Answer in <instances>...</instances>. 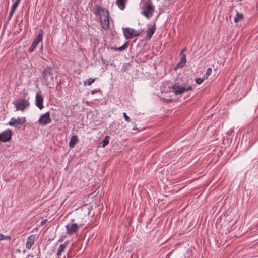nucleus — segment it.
Segmentation results:
<instances>
[{
    "label": "nucleus",
    "mask_w": 258,
    "mask_h": 258,
    "mask_svg": "<svg viewBox=\"0 0 258 258\" xmlns=\"http://www.w3.org/2000/svg\"><path fill=\"white\" fill-rule=\"evenodd\" d=\"M123 67H124V68H126V67H127V66H125H125H123Z\"/></svg>",
    "instance_id": "nucleus-39"
},
{
    "label": "nucleus",
    "mask_w": 258,
    "mask_h": 258,
    "mask_svg": "<svg viewBox=\"0 0 258 258\" xmlns=\"http://www.w3.org/2000/svg\"><path fill=\"white\" fill-rule=\"evenodd\" d=\"M156 29V28L154 24L151 27H150L149 28H148L147 30V31H146L147 34H146V38L147 40H149V39H151L152 35L154 34Z\"/></svg>",
    "instance_id": "nucleus-14"
},
{
    "label": "nucleus",
    "mask_w": 258,
    "mask_h": 258,
    "mask_svg": "<svg viewBox=\"0 0 258 258\" xmlns=\"http://www.w3.org/2000/svg\"><path fill=\"white\" fill-rule=\"evenodd\" d=\"M102 61L103 62H104V60L102 58Z\"/></svg>",
    "instance_id": "nucleus-43"
},
{
    "label": "nucleus",
    "mask_w": 258,
    "mask_h": 258,
    "mask_svg": "<svg viewBox=\"0 0 258 258\" xmlns=\"http://www.w3.org/2000/svg\"><path fill=\"white\" fill-rule=\"evenodd\" d=\"M131 258H138V257H137V255H135L133 254L131 255Z\"/></svg>",
    "instance_id": "nucleus-35"
},
{
    "label": "nucleus",
    "mask_w": 258,
    "mask_h": 258,
    "mask_svg": "<svg viewBox=\"0 0 258 258\" xmlns=\"http://www.w3.org/2000/svg\"><path fill=\"white\" fill-rule=\"evenodd\" d=\"M36 239V235L32 234L30 235L27 239L26 243V247L27 249H30L34 244V242Z\"/></svg>",
    "instance_id": "nucleus-10"
},
{
    "label": "nucleus",
    "mask_w": 258,
    "mask_h": 258,
    "mask_svg": "<svg viewBox=\"0 0 258 258\" xmlns=\"http://www.w3.org/2000/svg\"><path fill=\"white\" fill-rule=\"evenodd\" d=\"M178 68L177 64L174 67V70H177Z\"/></svg>",
    "instance_id": "nucleus-36"
},
{
    "label": "nucleus",
    "mask_w": 258,
    "mask_h": 258,
    "mask_svg": "<svg viewBox=\"0 0 258 258\" xmlns=\"http://www.w3.org/2000/svg\"><path fill=\"white\" fill-rule=\"evenodd\" d=\"M43 49V44L42 43L41 44V48H40V50H42Z\"/></svg>",
    "instance_id": "nucleus-37"
},
{
    "label": "nucleus",
    "mask_w": 258,
    "mask_h": 258,
    "mask_svg": "<svg viewBox=\"0 0 258 258\" xmlns=\"http://www.w3.org/2000/svg\"><path fill=\"white\" fill-rule=\"evenodd\" d=\"M78 141V138L77 136L73 135L72 136L70 142H69V147L70 148H73L75 145L76 144Z\"/></svg>",
    "instance_id": "nucleus-16"
},
{
    "label": "nucleus",
    "mask_w": 258,
    "mask_h": 258,
    "mask_svg": "<svg viewBox=\"0 0 258 258\" xmlns=\"http://www.w3.org/2000/svg\"><path fill=\"white\" fill-rule=\"evenodd\" d=\"M110 137L108 136H106L102 141V147H106L108 144L109 142Z\"/></svg>",
    "instance_id": "nucleus-24"
},
{
    "label": "nucleus",
    "mask_w": 258,
    "mask_h": 258,
    "mask_svg": "<svg viewBox=\"0 0 258 258\" xmlns=\"http://www.w3.org/2000/svg\"><path fill=\"white\" fill-rule=\"evenodd\" d=\"M205 79V76H204L203 78H198L196 79V83L198 85L201 84Z\"/></svg>",
    "instance_id": "nucleus-27"
},
{
    "label": "nucleus",
    "mask_w": 258,
    "mask_h": 258,
    "mask_svg": "<svg viewBox=\"0 0 258 258\" xmlns=\"http://www.w3.org/2000/svg\"><path fill=\"white\" fill-rule=\"evenodd\" d=\"M123 34L125 38L126 39H130L134 37L139 36L140 33L138 32L136 30H135L134 29L127 27L124 29Z\"/></svg>",
    "instance_id": "nucleus-5"
},
{
    "label": "nucleus",
    "mask_w": 258,
    "mask_h": 258,
    "mask_svg": "<svg viewBox=\"0 0 258 258\" xmlns=\"http://www.w3.org/2000/svg\"><path fill=\"white\" fill-rule=\"evenodd\" d=\"M43 98L40 94H37L36 96L35 104L40 109L44 108L43 106Z\"/></svg>",
    "instance_id": "nucleus-11"
},
{
    "label": "nucleus",
    "mask_w": 258,
    "mask_h": 258,
    "mask_svg": "<svg viewBox=\"0 0 258 258\" xmlns=\"http://www.w3.org/2000/svg\"><path fill=\"white\" fill-rule=\"evenodd\" d=\"M11 237L8 235H4L3 234H0V241L4 240H10Z\"/></svg>",
    "instance_id": "nucleus-26"
},
{
    "label": "nucleus",
    "mask_w": 258,
    "mask_h": 258,
    "mask_svg": "<svg viewBox=\"0 0 258 258\" xmlns=\"http://www.w3.org/2000/svg\"><path fill=\"white\" fill-rule=\"evenodd\" d=\"M21 1V0H15L14 3L13 4V5L11 7V8H12L14 10H16Z\"/></svg>",
    "instance_id": "nucleus-25"
},
{
    "label": "nucleus",
    "mask_w": 258,
    "mask_h": 258,
    "mask_svg": "<svg viewBox=\"0 0 258 258\" xmlns=\"http://www.w3.org/2000/svg\"><path fill=\"white\" fill-rule=\"evenodd\" d=\"M127 0H116V3L119 9L123 10L125 8V3Z\"/></svg>",
    "instance_id": "nucleus-19"
},
{
    "label": "nucleus",
    "mask_w": 258,
    "mask_h": 258,
    "mask_svg": "<svg viewBox=\"0 0 258 258\" xmlns=\"http://www.w3.org/2000/svg\"><path fill=\"white\" fill-rule=\"evenodd\" d=\"M162 96H163V99L164 100H166L167 101H172L173 100V99H172L171 98V96H170L169 98H167H167H164L165 96L164 95H162Z\"/></svg>",
    "instance_id": "nucleus-33"
},
{
    "label": "nucleus",
    "mask_w": 258,
    "mask_h": 258,
    "mask_svg": "<svg viewBox=\"0 0 258 258\" xmlns=\"http://www.w3.org/2000/svg\"><path fill=\"white\" fill-rule=\"evenodd\" d=\"M51 122V119L50 117V113L47 112L42 115L38 120V123L43 126L49 124Z\"/></svg>",
    "instance_id": "nucleus-7"
},
{
    "label": "nucleus",
    "mask_w": 258,
    "mask_h": 258,
    "mask_svg": "<svg viewBox=\"0 0 258 258\" xmlns=\"http://www.w3.org/2000/svg\"><path fill=\"white\" fill-rule=\"evenodd\" d=\"M138 130V128L137 127H135L133 128V130Z\"/></svg>",
    "instance_id": "nucleus-38"
},
{
    "label": "nucleus",
    "mask_w": 258,
    "mask_h": 258,
    "mask_svg": "<svg viewBox=\"0 0 258 258\" xmlns=\"http://www.w3.org/2000/svg\"><path fill=\"white\" fill-rule=\"evenodd\" d=\"M97 92L101 93V91L99 89V90H94L91 91V94L92 95H94Z\"/></svg>",
    "instance_id": "nucleus-32"
},
{
    "label": "nucleus",
    "mask_w": 258,
    "mask_h": 258,
    "mask_svg": "<svg viewBox=\"0 0 258 258\" xmlns=\"http://www.w3.org/2000/svg\"><path fill=\"white\" fill-rule=\"evenodd\" d=\"M16 110H21L23 111L26 108H27L30 105L29 99H26L25 98L19 99L16 102H13Z\"/></svg>",
    "instance_id": "nucleus-3"
},
{
    "label": "nucleus",
    "mask_w": 258,
    "mask_h": 258,
    "mask_svg": "<svg viewBox=\"0 0 258 258\" xmlns=\"http://www.w3.org/2000/svg\"><path fill=\"white\" fill-rule=\"evenodd\" d=\"M26 122L25 117H18L17 118L13 117L11 119L9 122V124L11 126L18 127L19 125H22Z\"/></svg>",
    "instance_id": "nucleus-6"
},
{
    "label": "nucleus",
    "mask_w": 258,
    "mask_h": 258,
    "mask_svg": "<svg viewBox=\"0 0 258 258\" xmlns=\"http://www.w3.org/2000/svg\"><path fill=\"white\" fill-rule=\"evenodd\" d=\"M80 226L82 225L79 226L76 223H69L66 226L67 233L70 235L73 234L78 231Z\"/></svg>",
    "instance_id": "nucleus-9"
},
{
    "label": "nucleus",
    "mask_w": 258,
    "mask_h": 258,
    "mask_svg": "<svg viewBox=\"0 0 258 258\" xmlns=\"http://www.w3.org/2000/svg\"><path fill=\"white\" fill-rule=\"evenodd\" d=\"M244 19L243 15L242 13L237 12L236 15L234 19V21L235 23H237Z\"/></svg>",
    "instance_id": "nucleus-20"
},
{
    "label": "nucleus",
    "mask_w": 258,
    "mask_h": 258,
    "mask_svg": "<svg viewBox=\"0 0 258 258\" xmlns=\"http://www.w3.org/2000/svg\"><path fill=\"white\" fill-rule=\"evenodd\" d=\"M94 13L95 15L100 17V20H102L103 18L109 16L108 10L99 5H96Z\"/></svg>",
    "instance_id": "nucleus-4"
},
{
    "label": "nucleus",
    "mask_w": 258,
    "mask_h": 258,
    "mask_svg": "<svg viewBox=\"0 0 258 258\" xmlns=\"http://www.w3.org/2000/svg\"><path fill=\"white\" fill-rule=\"evenodd\" d=\"M192 90V88L191 86L186 87L185 86L182 87V86H180L179 85H178V95L181 94L185 91H187L189 90Z\"/></svg>",
    "instance_id": "nucleus-18"
},
{
    "label": "nucleus",
    "mask_w": 258,
    "mask_h": 258,
    "mask_svg": "<svg viewBox=\"0 0 258 258\" xmlns=\"http://www.w3.org/2000/svg\"><path fill=\"white\" fill-rule=\"evenodd\" d=\"M186 48H184L182 49L180 53V62H178V68L180 67L182 68L184 67L186 63V55L184 53V52L186 50Z\"/></svg>",
    "instance_id": "nucleus-12"
},
{
    "label": "nucleus",
    "mask_w": 258,
    "mask_h": 258,
    "mask_svg": "<svg viewBox=\"0 0 258 258\" xmlns=\"http://www.w3.org/2000/svg\"><path fill=\"white\" fill-rule=\"evenodd\" d=\"M47 222V219H44L41 222V225L43 226V225L45 224Z\"/></svg>",
    "instance_id": "nucleus-34"
},
{
    "label": "nucleus",
    "mask_w": 258,
    "mask_h": 258,
    "mask_svg": "<svg viewBox=\"0 0 258 258\" xmlns=\"http://www.w3.org/2000/svg\"><path fill=\"white\" fill-rule=\"evenodd\" d=\"M212 71V70L211 68H208L207 69V70L206 71V77H205L206 79H207L208 77L211 74Z\"/></svg>",
    "instance_id": "nucleus-29"
},
{
    "label": "nucleus",
    "mask_w": 258,
    "mask_h": 258,
    "mask_svg": "<svg viewBox=\"0 0 258 258\" xmlns=\"http://www.w3.org/2000/svg\"><path fill=\"white\" fill-rule=\"evenodd\" d=\"M123 116L126 121H127V122H130V118L128 116H127L126 113H123Z\"/></svg>",
    "instance_id": "nucleus-31"
},
{
    "label": "nucleus",
    "mask_w": 258,
    "mask_h": 258,
    "mask_svg": "<svg viewBox=\"0 0 258 258\" xmlns=\"http://www.w3.org/2000/svg\"><path fill=\"white\" fill-rule=\"evenodd\" d=\"M169 93H173L175 95H177V83H175L173 85H168Z\"/></svg>",
    "instance_id": "nucleus-17"
},
{
    "label": "nucleus",
    "mask_w": 258,
    "mask_h": 258,
    "mask_svg": "<svg viewBox=\"0 0 258 258\" xmlns=\"http://www.w3.org/2000/svg\"><path fill=\"white\" fill-rule=\"evenodd\" d=\"M36 47H37V46L32 43V45H31V46L29 48V50H28L29 52L30 53L33 52L35 50V49H36Z\"/></svg>",
    "instance_id": "nucleus-28"
},
{
    "label": "nucleus",
    "mask_w": 258,
    "mask_h": 258,
    "mask_svg": "<svg viewBox=\"0 0 258 258\" xmlns=\"http://www.w3.org/2000/svg\"><path fill=\"white\" fill-rule=\"evenodd\" d=\"M123 67H124V68H126V67H127V66H125H125H123Z\"/></svg>",
    "instance_id": "nucleus-41"
},
{
    "label": "nucleus",
    "mask_w": 258,
    "mask_h": 258,
    "mask_svg": "<svg viewBox=\"0 0 258 258\" xmlns=\"http://www.w3.org/2000/svg\"><path fill=\"white\" fill-rule=\"evenodd\" d=\"M128 46V42H125L123 45H122L120 47H111L110 49L111 50H119L120 51H122L124 49H125Z\"/></svg>",
    "instance_id": "nucleus-21"
},
{
    "label": "nucleus",
    "mask_w": 258,
    "mask_h": 258,
    "mask_svg": "<svg viewBox=\"0 0 258 258\" xmlns=\"http://www.w3.org/2000/svg\"><path fill=\"white\" fill-rule=\"evenodd\" d=\"M15 10L11 8V11H10V14H9V16L8 17V21H10L12 18V17L13 16L14 12H15Z\"/></svg>",
    "instance_id": "nucleus-30"
},
{
    "label": "nucleus",
    "mask_w": 258,
    "mask_h": 258,
    "mask_svg": "<svg viewBox=\"0 0 258 258\" xmlns=\"http://www.w3.org/2000/svg\"><path fill=\"white\" fill-rule=\"evenodd\" d=\"M75 221V220L73 219L72 220V222H74Z\"/></svg>",
    "instance_id": "nucleus-42"
},
{
    "label": "nucleus",
    "mask_w": 258,
    "mask_h": 258,
    "mask_svg": "<svg viewBox=\"0 0 258 258\" xmlns=\"http://www.w3.org/2000/svg\"><path fill=\"white\" fill-rule=\"evenodd\" d=\"M95 80L96 78H89L84 82V84L85 86H90L93 82H95Z\"/></svg>",
    "instance_id": "nucleus-23"
},
{
    "label": "nucleus",
    "mask_w": 258,
    "mask_h": 258,
    "mask_svg": "<svg viewBox=\"0 0 258 258\" xmlns=\"http://www.w3.org/2000/svg\"><path fill=\"white\" fill-rule=\"evenodd\" d=\"M43 31L42 29L40 30L39 33L36 37L32 43L37 46H38L39 42L42 41L43 39Z\"/></svg>",
    "instance_id": "nucleus-13"
},
{
    "label": "nucleus",
    "mask_w": 258,
    "mask_h": 258,
    "mask_svg": "<svg viewBox=\"0 0 258 258\" xmlns=\"http://www.w3.org/2000/svg\"><path fill=\"white\" fill-rule=\"evenodd\" d=\"M109 17L103 18L102 20H100L102 27L105 30H107L109 28Z\"/></svg>",
    "instance_id": "nucleus-15"
},
{
    "label": "nucleus",
    "mask_w": 258,
    "mask_h": 258,
    "mask_svg": "<svg viewBox=\"0 0 258 258\" xmlns=\"http://www.w3.org/2000/svg\"><path fill=\"white\" fill-rule=\"evenodd\" d=\"M142 14L147 18L152 17L154 11V8L151 0L145 2L142 6Z\"/></svg>",
    "instance_id": "nucleus-2"
},
{
    "label": "nucleus",
    "mask_w": 258,
    "mask_h": 258,
    "mask_svg": "<svg viewBox=\"0 0 258 258\" xmlns=\"http://www.w3.org/2000/svg\"><path fill=\"white\" fill-rule=\"evenodd\" d=\"M123 67H124V68H126V67H127V66H125H125H123Z\"/></svg>",
    "instance_id": "nucleus-40"
},
{
    "label": "nucleus",
    "mask_w": 258,
    "mask_h": 258,
    "mask_svg": "<svg viewBox=\"0 0 258 258\" xmlns=\"http://www.w3.org/2000/svg\"><path fill=\"white\" fill-rule=\"evenodd\" d=\"M66 243H63V244H61L59 245V247H58V249L57 250V255L58 256L61 255L62 252H63L66 248Z\"/></svg>",
    "instance_id": "nucleus-22"
},
{
    "label": "nucleus",
    "mask_w": 258,
    "mask_h": 258,
    "mask_svg": "<svg viewBox=\"0 0 258 258\" xmlns=\"http://www.w3.org/2000/svg\"><path fill=\"white\" fill-rule=\"evenodd\" d=\"M42 76L47 86L53 84V75L52 69L50 66H47L42 72Z\"/></svg>",
    "instance_id": "nucleus-1"
},
{
    "label": "nucleus",
    "mask_w": 258,
    "mask_h": 258,
    "mask_svg": "<svg viewBox=\"0 0 258 258\" xmlns=\"http://www.w3.org/2000/svg\"><path fill=\"white\" fill-rule=\"evenodd\" d=\"M12 136V132L10 130L4 131L0 133V142H6L10 141Z\"/></svg>",
    "instance_id": "nucleus-8"
}]
</instances>
